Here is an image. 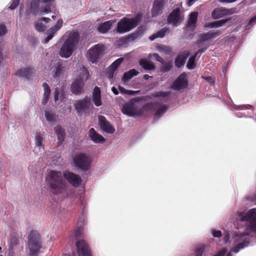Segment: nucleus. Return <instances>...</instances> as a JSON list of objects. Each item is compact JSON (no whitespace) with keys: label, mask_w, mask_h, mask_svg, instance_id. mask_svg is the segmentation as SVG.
<instances>
[{"label":"nucleus","mask_w":256,"mask_h":256,"mask_svg":"<svg viewBox=\"0 0 256 256\" xmlns=\"http://www.w3.org/2000/svg\"><path fill=\"white\" fill-rule=\"evenodd\" d=\"M141 18L142 16L138 14L134 18H122L117 24L116 32L119 34H124L130 32L138 26Z\"/></svg>","instance_id":"nucleus-7"},{"label":"nucleus","mask_w":256,"mask_h":256,"mask_svg":"<svg viewBox=\"0 0 256 256\" xmlns=\"http://www.w3.org/2000/svg\"><path fill=\"white\" fill-rule=\"evenodd\" d=\"M54 1V0H40V2L44 4H48Z\"/></svg>","instance_id":"nucleus-64"},{"label":"nucleus","mask_w":256,"mask_h":256,"mask_svg":"<svg viewBox=\"0 0 256 256\" xmlns=\"http://www.w3.org/2000/svg\"><path fill=\"white\" fill-rule=\"evenodd\" d=\"M39 20H41L42 22V21L46 23H47L50 21V18H48L46 17H42L41 18H40Z\"/></svg>","instance_id":"nucleus-62"},{"label":"nucleus","mask_w":256,"mask_h":256,"mask_svg":"<svg viewBox=\"0 0 256 256\" xmlns=\"http://www.w3.org/2000/svg\"><path fill=\"white\" fill-rule=\"evenodd\" d=\"M221 32L219 30H212L200 34V38L202 42L208 41L218 36L221 34Z\"/></svg>","instance_id":"nucleus-17"},{"label":"nucleus","mask_w":256,"mask_h":256,"mask_svg":"<svg viewBox=\"0 0 256 256\" xmlns=\"http://www.w3.org/2000/svg\"><path fill=\"white\" fill-rule=\"evenodd\" d=\"M228 20V19H223L218 21L208 22L205 24L204 27L210 28H219L224 26Z\"/></svg>","instance_id":"nucleus-29"},{"label":"nucleus","mask_w":256,"mask_h":256,"mask_svg":"<svg viewBox=\"0 0 256 256\" xmlns=\"http://www.w3.org/2000/svg\"><path fill=\"white\" fill-rule=\"evenodd\" d=\"M164 5V0H155L152 10V16H156L162 13Z\"/></svg>","instance_id":"nucleus-20"},{"label":"nucleus","mask_w":256,"mask_h":256,"mask_svg":"<svg viewBox=\"0 0 256 256\" xmlns=\"http://www.w3.org/2000/svg\"><path fill=\"white\" fill-rule=\"evenodd\" d=\"M35 28L39 32H44L46 30V26L43 25L40 20H38L34 23Z\"/></svg>","instance_id":"nucleus-42"},{"label":"nucleus","mask_w":256,"mask_h":256,"mask_svg":"<svg viewBox=\"0 0 256 256\" xmlns=\"http://www.w3.org/2000/svg\"><path fill=\"white\" fill-rule=\"evenodd\" d=\"M64 178L73 186L78 187L82 182L81 177L69 170L61 172L50 170L48 172L46 181L50 192L54 194H62L64 198L68 196V186Z\"/></svg>","instance_id":"nucleus-2"},{"label":"nucleus","mask_w":256,"mask_h":256,"mask_svg":"<svg viewBox=\"0 0 256 256\" xmlns=\"http://www.w3.org/2000/svg\"><path fill=\"white\" fill-rule=\"evenodd\" d=\"M84 224L85 216L84 214V212H82L78 220L76 228L74 231V234L76 239L78 240V238H80V235L82 232V228L83 226L84 225Z\"/></svg>","instance_id":"nucleus-18"},{"label":"nucleus","mask_w":256,"mask_h":256,"mask_svg":"<svg viewBox=\"0 0 256 256\" xmlns=\"http://www.w3.org/2000/svg\"><path fill=\"white\" fill-rule=\"evenodd\" d=\"M18 242V238L14 236H11L10 238V244L12 246H15L17 244Z\"/></svg>","instance_id":"nucleus-51"},{"label":"nucleus","mask_w":256,"mask_h":256,"mask_svg":"<svg viewBox=\"0 0 256 256\" xmlns=\"http://www.w3.org/2000/svg\"><path fill=\"white\" fill-rule=\"evenodd\" d=\"M80 70V75L72 84L70 86L72 92L76 95H80L84 92V82L89 77V72L84 66H82Z\"/></svg>","instance_id":"nucleus-6"},{"label":"nucleus","mask_w":256,"mask_h":256,"mask_svg":"<svg viewBox=\"0 0 256 256\" xmlns=\"http://www.w3.org/2000/svg\"><path fill=\"white\" fill-rule=\"evenodd\" d=\"M98 124L102 130L106 133L112 134L115 132L114 126L102 116H98Z\"/></svg>","instance_id":"nucleus-15"},{"label":"nucleus","mask_w":256,"mask_h":256,"mask_svg":"<svg viewBox=\"0 0 256 256\" xmlns=\"http://www.w3.org/2000/svg\"><path fill=\"white\" fill-rule=\"evenodd\" d=\"M256 24V15L252 16L245 26L246 30H250Z\"/></svg>","instance_id":"nucleus-44"},{"label":"nucleus","mask_w":256,"mask_h":256,"mask_svg":"<svg viewBox=\"0 0 256 256\" xmlns=\"http://www.w3.org/2000/svg\"><path fill=\"white\" fill-rule=\"evenodd\" d=\"M204 79L212 85H213L214 84V80L212 77H211V76L206 77V78H204Z\"/></svg>","instance_id":"nucleus-58"},{"label":"nucleus","mask_w":256,"mask_h":256,"mask_svg":"<svg viewBox=\"0 0 256 256\" xmlns=\"http://www.w3.org/2000/svg\"><path fill=\"white\" fill-rule=\"evenodd\" d=\"M188 84L187 75L185 72L180 74L174 81L171 88L176 90H180L186 88Z\"/></svg>","instance_id":"nucleus-12"},{"label":"nucleus","mask_w":256,"mask_h":256,"mask_svg":"<svg viewBox=\"0 0 256 256\" xmlns=\"http://www.w3.org/2000/svg\"><path fill=\"white\" fill-rule=\"evenodd\" d=\"M186 58L184 56H179L176 58L174 62L175 66L178 68H181L185 63Z\"/></svg>","instance_id":"nucleus-38"},{"label":"nucleus","mask_w":256,"mask_h":256,"mask_svg":"<svg viewBox=\"0 0 256 256\" xmlns=\"http://www.w3.org/2000/svg\"><path fill=\"white\" fill-rule=\"evenodd\" d=\"M140 65L145 70H154L155 66L150 61L146 60L141 59L139 62Z\"/></svg>","instance_id":"nucleus-31"},{"label":"nucleus","mask_w":256,"mask_h":256,"mask_svg":"<svg viewBox=\"0 0 256 256\" xmlns=\"http://www.w3.org/2000/svg\"><path fill=\"white\" fill-rule=\"evenodd\" d=\"M139 92H140V90L134 91V90H128L127 92H126V94L128 95V96H134L136 94H138L139 93Z\"/></svg>","instance_id":"nucleus-54"},{"label":"nucleus","mask_w":256,"mask_h":256,"mask_svg":"<svg viewBox=\"0 0 256 256\" xmlns=\"http://www.w3.org/2000/svg\"><path fill=\"white\" fill-rule=\"evenodd\" d=\"M43 141L44 140L42 136L40 134H36L34 137L36 146L40 148L42 147L44 148V146L43 144Z\"/></svg>","instance_id":"nucleus-39"},{"label":"nucleus","mask_w":256,"mask_h":256,"mask_svg":"<svg viewBox=\"0 0 256 256\" xmlns=\"http://www.w3.org/2000/svg\"><path fill=\"white\" fill-rule=\"evenodd\" d=\"M62 20H58L56 24L46 31V34L48 36L44 39V43H48L53 38L54 34L62 28Z\"/></svg>","instance_id":"nucleus-16"},{"label":"nucleus","mask_w":256,"mask_h":256,"mask_svg":"<svg viewBox=\"0 0 256 256\" xmlns=\"http://www.w3.org/2000/svg\"><path fill=\"white\" fill-rule=\"evenodd\" d=\"M168 31V28H164L158 32L156 34L158 38H162L165 36L166 32H167Z\"/></svg>","instance_id":"nucleus-46"},{"label":"nucleus","mask_w":256,"mask_h":256,"mask_svg":"<svg viewBox=\"0 0 256 256\" xmlns=\"http://www.w3.org/2000/svg\"><path fill=\"white\" fill-rule=\"evenodd\" d=\"M136 101V98H134L124 104L122 109L123 114L129 116H135L137 108L135 102Z\"/></svg>","instance_id":"nucleus-14"},{"label":"nucleus","mask_w":256,"mask_h":256,"mask_svg":"<svg viewBox=\"0 0 256 256\" xmlns=\"http://www.w3.org/2000/svg\"><path fill=\"white\" fill-rule=\"evenodd\" d=\"M162 64L163 66L160 68V72H166L170 71L172 67V62H165L164 61V64Z\"/></svg>","instance_id":"nucleus-41"},{"label":"nucleus","mask_w":256,"mask_h":256,"mask_svg":"<svg viewBox=\"0 0 256 256\" xmlns=\"http://www.w3.org/2000/svg\"><path fill=\"white\" fill-rule=\"evenodd\" d=\"M198 16L197 12H191L186 24V28L192 31L194 30L196 28V24Z\"/></svg>","instance_id":"nucleus-23"},{"label":"nucleus","mask_w":256,"mask_h":256,"mask_svg":"<svg viewBox=\"0 0 256 256\" xmlns=\"http://www.w3.org/2000/svg\"><path fill=\"white\" fill-rule=\"evenodd\" d=\"M50 12V6L46 4L44 8L43 9H42L41 10V12L42 13V14H46V13H48V12Z\"/></svg>","instance_id":"nucleus-55"},{"label":"nucleus","mask_w":256,"mask_h":256,"mask_svg":"<svg viewBox=\"0 0 256 256\" xmlns=\"http://www.w3.org/2000/svg\"><path fill=\"white\" fill-rule=\"evenodd\" d=\"M42 248L40 235L36 231H31L28 236L26 246L28 256H38Z\"/></svg>","instance_id":"nucleus-5"},{"label":"nucleus","mask_w":256,"mask_h":256,"mask_svg":"<svg viewBox=\"0 0 256 256\" xmlns=\"http://www.w3.org/2000/svg\"><path fill=\"white\" fill-rule=\"evenodd\" d=\"M205 250V246L200 244L196 245L194 250V256H202V254Z\"/></svg>","instance_id":"nucleus-37"},{"label":"nucleus","mask_w":256,"mask_h":256,"mask_svg":"<svg viewBox=\"0 0 256 256\" xmlns=\"http://www.w3.org/2000/svg\"><path fill=\"white\" fill-rule=\"evenodd\" d=\"M235 226L238 229L244 228V232L239 231L233 237L236 244L226 256H232V252L238 253L240 250L249 246L251 242L250 232H256V208L246 212H238L236 214ZM228 250L224 248L214 256H224Z\"/></svg>","instance_id":"nucleus-1"},{"label":"nucleus","mask_w":256,"mask_h":256,"mask_svg":"<svg viewBox=\"0 0 256 256\" xmlns=\"http://www.w3.org/2000/svg\"><path fill=\"white\" fill-rule=\"evenodd\" d=\"M7 28L3 24H0V36H3L7 33Z\"/></svg>","instance_id":"nucleus-48"},{"label":"nucleus","mask_w":256,"mask_h":256,"mask_svg":"<svg viewBox=\"0 0 256 256\" xmlns=\"http://www.w3.org/2000/svg\"><path fill=\"white\" fill-rule=\"evenodd\" d=\"M79 40L80 36L77 32H70L60 50V56L64 58L70 57L76 47Z\"/></svg>","instance_id":"nucleus-3"},{"label":"nucleus","mask_w":256,"mask_h":256,"mask_svg":"<svg viewBox=\"0 0 256 256\" xmlns=\"http://www.w3.org/2000/svg\"><path fill=\"white\" fill-rule=\"evenodd\" d=\"M138 73V72L135 69L130 70L128 72L124 73L122 78V81L125 84L128 82L132 77L137 76Z\"/></svg>","instance_id":"nucleus-28"},{"label":"nucleus","mask_w":256,"mask_h":256,"mask_svg":"<svg viewBox=\"0 0 256 256\" xmlns=\"http://www.w3.org/2000/svg\"><path fill=\"white\" fill-rule=\"evenodd\" d=\"M20 0H14L8 8L12 10H14L20 4Z\"/></svg>","instance_id":"nucleus-49"},{"label":"nucleus","mask_w":256,"mask_h":256,"mask_svg":"<svg viewBox=\"0 0 256 256\" xmlns=\"http://www.w3.org/2000/svg\"><path fill=\"white\" fill-rule=\"evenodd\" d=\"M54 130L58 137L57 144L60 146L65 139V130L60 126H57L54 128Z\"/></svg>","instance_id":"nucleus-24"},{"label":"nucleus","mask_w":256,"mask_h":256,"mask_svg":"<svg viewBox=\"0 0 256 256\" xmlns=\"http://www.w3.org/2000/svg\"><path fill=\"white\" fill-rule=\"evenodd\" d=\"M42 87L44 88V92L43 94L42 104L43 105H45L46 104H47L49 100L51 90L46 82L43 83Z\"/></svg>","instance_id":"nucleus-27"},{"label":"nucleus","mask_w":256,"mask_h":256,"mask_svg":"<svg viewBox=\"0 0 256 256\" xmlns=\"http://www.w3.org/2000/svg\"><path fill=\"white\" fill-rule=\"evenodd\" d=\"M118 89L122 94H126V92H127L128 90L124 88V87L120 86H118Z\"/></svg>","instance_id":"nucleus-61"},{"label":"nucleus","mask_w":256,"mask_h":256,"mask_svg":"<svg viewBox=\"0 0 256 256\" xmlns=\"http://www.w3.org/2000/svg\"><path fill=\"white\" fill-rule=\"evenodd\" d=\"M224 9L225 11V13H226V16L228 14H232L234 12V10L233 8L227 9L224 8Z\"/></svg>","instance_id":"nucleus-56"},{"label":"nucleus","mask_w":256,"mask_h":256,"mask_svg":"<svg viewBox=\"0 0 256 256\" xmlns=\"http://www.w3.org/2000/svg\"><path fill=\"white\" fill-rule=\"evenodd\" d=\"M232 108L238 110L235 115L240 118L248 117V115L253 112V108L250 105L237 106L234 104Z\"/></svg>","instance_id":"nucleus-11"},{"label":"nucleus","mask_w":256,"mask_h":256,"mask_svg":"<svg viewBox=\"0 0 256 256\" xmlns=\"http://www.w3.org/2000/svg\"><path fill=\"white\" fill-rule=\"evenodd\" d=\"M168 94L167 92H158L155 94L156 96L166 97L168 96Z\"/></svg>","instance_id":"nucleus-53"},{"label":"nucleus","mask_w":256,"mask_h":256,"mask_svg":"<svg viewBox=\"0 0 256 256\" xmlns=\"http://www.w3.org/2000/svg\"><path fill=\"white\" fill-rule=\"evenodd\" d=\"M44 114L46 120L49 124L51 126L54 125L56 121V114L49 110H45Z\"/></svg>","instance_id":"nucleus-30"},{"label":"nucleus","mask_w":256,"mask_h":256,"mask_svg":"<svg viewBox=\"0 0 256 256\" xmlns=\"http://www.w3.org/2000/svg\"><path fill=\"white\" fill-rule=\"evenodd\" d=\"M72 166L82 172L89 171L91 169L92 162V156L88 154L80 152L73 156Z\"/></svg>","instance_id":"nucleus-4"},{"label":"nucleus","mask_w":256,"mask_h":256,"mask_svg":"<svg viewBox=\"0 0 256 256\" xmlns=\"http://www.w3.org/2000/svg\"><path fill=\"white\" fill-rule=\"evenodd\" d=\"M76 245L78 256H92L89 246L84 240H78Z\"/></svg>","instance_id":"nucleus-13"},{"label":"nucleus","mask_w":256,"mask_h":256,"mask_svg":"<svg viewBox=\"0 0 256 256\" xmlns=\"http://www.w3.org/2000/svg\"><path fill=\"white\" fill-rule=\"evenodd\" d=\"M230 238V234L228 233H226L224 235V238H223L224 242V244H226L227 243H228Z\"/></svg>","instance_id":"nucleus-57"},{"label":"nucleus","mask_w":256,"mask_h":256,"mask_svg":"<svg viewBox=\"0 0 256 256\" xmlns=\"http://www.w3.org/2000/svg\"><path fill=\"white\" fill-rule=\"evenodd\" d=\"M152 107V105L150 103H148L144 104L142 108L136 110V116H140L142 115L146 111H147L151 109Z\"/></svg>","instance_id":"nucleus-34"},{"label":"nucleus","mask_w":256,"mask_h":256,"mask_svg":"<svg viewBox=\"0 0 256 256\" xmlns=\"http://www.w3.org/2000/svg\"><path fill=\"white\" fill-rule=\"evenodd\" d=\"M62 72V68L60 65L55 66L52 71V76L54 78L58 80Z\"/></svg>","instance_id":"nucleus-36"},{"label":"nucleus","mask_w":256,"mask_h":256,"mask_svg":"<svg viewBox=\"0 0 256 256\" xmlns=\"http://www.w3.org/2000/svg\"><path fill=\"white\" fill-rule=\"evenodd\" d=\"M212 234L214 237L220 238L222 236V232L220 230H213L212 231Z\"/></svg>","instance_id":"nucleus-52"},{"label":"nucleus","mask_w":256,"mask_h":256,"mask_svg":"<svg viewBox=\"0 0 256 256\" xmlns=\"http://www.w3.org/2000/svg\"><path fill=\"white\" fill-rule=\"evenodd\" d=\"M124 60L123 58H119L116 60L109 67L110 70L114 72Z\"/></svg>","instance_id":"nucleus-40"},{"label":"nucleus","mask_w":256,"mask_h":256,"mask_svg":"<svg viewBox=\"0 0 256 256\" xmlns=\"http://www.w3.org/2000/svg\"><path fill=\"white\" fill-rule=\"evenodd\" d=\"M114 22V20H108L100 24L98 27V31L102 34L107 32L111 28Z\"/></svg>","instance_id":"nucleus-26"},{"label":"nucleus","mask_w":256,"mask_h":256,"mask_svg":"<svg viewBox=\"0 0 256 256\" xmlns=\"http://www.w3.org/2000/svg\"><path fill=\"white\" fill-rule=\"evenodd\" d=\"M246 200L252 204H256V193L250 194L246 197Z\"/></svg>","instance_id":"nucleus-43"},{"label":"nucleus","mask_w":256,"mask_h":256,"mask_svg":"<svg viewBox=\"0 0 256 256\" xmlns=\"http://www.w3.org/2000/svg\"><path fill=\"white\" fill-rule=\"evenodd\" d=\"M62 91V90H61L60 88L58 87L54 88V100L55 102H56L59 100V96Z\"/></svg>","instance_id":"nucleus-47"},{"label":"nucleus","mask_w":256,"mask_h":256,"mask_svg":"<svg viewBox=\"0 0 256 256\" xmlns=\"http://www.w3.org/2000/svg\"><path fill=\"white\" fill-rule=\"evenodd\" d=\"M104 46L102 44H97L90 48L86 53V57L92 63H96L100 57L104 54Z\"/></svg>","instance_id":"nucleus-9"},{"label":"nucleus","mask_w":256,"mask_h":256,"mask_svg":"<svg viewBox=\"0 0 256 256\" xmlns=\"http://www.w3.org/2000/svg\"><path fill=\"white\" fill-rule=\"evenodd\" d=\"M74 108L76 114L80 116H86L90 114L94 106L90 100L87 96L77 100L74 104Z\"/></svg>","instance_id":"nucleus-8"},{"label":"nucleus","mask_w":256,"mask_h":256,"mask_svg":"<svg viewBox=\"0 0 256 256\" xmlns=\"http://www.w3.org/2000/svg\"><path fill=\"white\" fill-rule=\"evenodd\" d=\"M89 137L92 142L96 144H102L106 141L105 138L102 135L96 132L94 128H90Z\"/></svg>","instance_id":"nucleus-19"},{"label":"nucleus","mask_w":256,"mask_h":256,"mask_svg":"<svg viewBox=\"0 0 256 256\" xmlns=\"http://www.w3.org/2000/svg\"><path fill=\"white\" fill-rule=\"evenodd\" d=\"M118 89L122 94H126V92H127L128 90L124 88V87L120 86H118Z\"/></svg>","instance_id":"nucleus-60"},{"label":"nucleus","mask_w":256,"mask_h":256,"mask_svg":"<svg viewBox=\"0 0 256 256\" xmlns=\"http://www.w3.org/2000/svg\"><path fill=\"white\" fill-rule=\"evenodd\" d=\"M153 57L158 62H160L161 64H164V60L160 57L158 54H154Z\"/></svg>","instance_id":"nucleus-50"},{"label":"nucleus","mask_w":256,"mask_h":256,"mask_svg":"<svg viewBox=\"0 0 256 256\" xmlns=\"http://www.w3.org/2000/svg\"><path fill=\"white\" fill-rule=\"evenodd\" d=\"M92 98V101L96 106H100L102 104L100 90L98 86L94 88Z\"/></svg>","instance_id":"nucleus-21"},{"label":"nucleus","mask_w":256,"mask_h":256,"mask_svg":"<svg viewBox=\"0 0 256 256\" xmlns=\"http://www.w3.org/2000/svg\"><path fill=\"white\" fill-rule=\"evenodd\" d=\"M40 0H32L30 4V10L34 14H36L40 6Z\"/></svg>","instance_id":"nucleus-35"},{"label":"nucleus","mask_w":256,"mask_h":256,"mask_svg":"<svg viewBox=\"0 0 256 256\" xmlns=\"http://www.w3.org/2000/svg\"><path fill=\"white\" fill-rule=\"evenodd\" d=\"M224 8L214 9L212 13V17L214 20L218 19L226 16Z\"/></svg>","instance_id":"nucleus-32"},{"label":"nucleus","mask_w":256,"mask_h":256,"mask_svg":"<svg viewBox=\"0 0 256 256\" xmlns=\"http://www.w3.org/2000/svg\"><path fill=\"white\" fill-rule=\"evenodd\" d=\"M112 90L115 95H118L119 93L118 89L114 86L112 88Z\"/></svg>","instance_id":"nucleus-63"},{"label":"nucleus","mask_w":256,"mask_h":256,"mask_svg":"<svg viewBox=\"0 0 256 256\" xmlns=\"http://www.w3.org/2000/svg\"><path fill=\"white\" fill-rule=\"evenodd\" d=\"M66 98V96H65L64 92L62 90L60 94V95L59 96V99L61 101H65Z\"/></svg>","instance_id":"nucleus-59"},{"label":"nucleus","mask_w":256,"mask_h":256,"mask_svg":"<svg viewBox=\"0 0 256 256\" xmlns=\"http://www.w3.org/2000/svg\"><path fill=\"white\" fill-rule=\"evenodd\" d=\"M140 37L139 32H135L128 36V38L130 40H134Z\"/></svg>","instance_id":"nucleus-45"},{"label":"nucleus","mask_w":256,"mask_h":256,"mask_svg":"<svg viewBox=\"0 0 256 256\" xmlns=\"http://www.w3.org/2000/svg\"><path fill=\"white\" fill-rule=\"evenodd\" d=\"M34 72V68L27 67L21 68L16 72V75L20 77L24 78L27 79L30 78Z\"/></svg>","instance_id":"nucleus-22"},{"label":"nucleus","mask_w":256,"mask_h":256,"mask_svg":"<svg viewBox=\"0 0 256 256\" xmlns=\"http://www.w3.org/2000/svg\"><path fill=\"white\" fill-rule=\"evenodd\" d=\"M168 106L166 105H162L160 106L156 112L154 120V122L158 121L159 118L166 112L168 110Z\"/></svg>","instance_id":"nucleus-33"},{"label":"nucleus","mask_w":256,"mask_h":256,"mask_svg":"<svg viewBox=\"0 0 256 256\" xmlns=\"http://www.w3.org/2000/svg\"><path fill=\"white\" fill-rule=\"evenodd\" d=\"M207 49V47L202 48L197 51L194 55L191 56L188 60L186 64V67L189 70H192L196 67L195 58L198 54H202L205 50Z\"/></svg>","instance_id":"nucleus-25"},{"label":"nucleus","mask_w":256,"mask_h":256,"mask_svg":"<svg viewBox=\"0 0 256 256\" xmlns=\"http://www.w3.org/2000/svg\"><path fill=\"white\" fill-rule=\"evenodd\" d=\"M183 19L184 16L180 9L177 8L170 14L167 18V22L168 24L177 27L182 23Z\"/></svg>","instance_id":"nucleus-10"}]
</instances>
